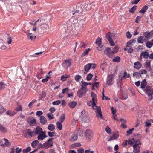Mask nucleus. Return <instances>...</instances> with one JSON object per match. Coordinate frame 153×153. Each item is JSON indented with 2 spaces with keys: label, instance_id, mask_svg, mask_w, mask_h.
Wrapping results in <instances>:
<instances>
[{
  "label": "nucleus",
  "instance_id": "4c0bfd02",
  "mask_svg": "<svg viewBox=\"0 0 153 153\" xmlns=\"http://www.w3.org/2000/svg\"><path fill=\"white\" fill-rule=\"evenodd\" d=\"M133 76L137 78H139L141 76L140 72H135L133 74Z\"/></svg>",
  "mask_w": 153,
  "mask_h": 153
},
{
  "label": "nucleus",
  "instance_id": "412c9836",
  "mask_svg": "<svg viewBox=\"0 0 153 153\" xmlns=\"http://www.w3.org/2000/svg\"><path fill=\"white\" fill-rule=\"evenodd\" d=\"M28 122L30 123V126L34 125L36 123V120L34 118H29Z\"/></svg>",
  "mask_w": 153,
  "mask_h": 153
},
{
  "label": "nucleus",
  "instance_id": "0eeeda50",
  "mask_svg": "<svg viewBox=\"0 0 153 153\" xmlns=\"http://www.w3.org/2000/svg\"><path fill=\"white\" fill-rule=\"evenodd\" d=\"M85 133L86 136L89 139H90L93 137V132L90 129H87L85 132Z\"/></svg>",
  "mask_w": 153,
  "mask_h": 153
},
{
  "label": "nucleus",
  "instance_id": "a19ab883",
  "mask_svg": "<svg viewBox=\"0 0 153 153\" xmlns=\"http://www.w3.org/2000/svg\"><path fill=\"white\" fill-rule=\"evenodd\" d=\"M56 124L57 125V128L59 130H61L62 128V125L61 124V123H60L59 122H57L56 123Z\"/></svg>",
  "mask_w": 153,
  "mask_h": 153
},
{
  "label": "nucleus",
  "instance_id": "6ab92c4d",
  "mask_svg": "<svg viewBox=\"0 0 153 153\" xmlns=\"http://www.w3.org/2000/svg\"><path fill=\"white\" fill-rule=\"evenodd\" d=\"M78 138L77 135L75 133L73 134L71 136L70 140L71 142H73L76 140Z\"/></svg>",
  "mask_w": 153,
  "mask_h": 153
},
{
  "label": "nucleus",
  "instance_id": "6e6d98bb",
  "mask_svg": "<svg viewBox=\"0 0 153 153\" xmlns=\"http://www.w3.org/2000/svg\"><path fill=\"white\" fill-rule=\"evenodd\" d=\"M105 130L106 131L108 134H110L111 133V130L108 126H107Z\"/></svg>",
  "mask_w": 153,
  "mask_h": 153
},
{
  "label": "nucleus",
  "instance_id": "f03ea898",
  "mask_svg": "<svg viewBox=\"0 0 153 153\" xmlns=\"http://www.w3.org/2000/svg\"><path fill=\"white\" fill-rule=\"evenodd\" d=\"M84 86L81 85V88L77 91V96L79 98L85 96L88 91V88H86Z\"/></svg>",
  "mask_w": 153,
  "mask_h": 153
},
{
  "label": "nucleus",
  "instance_id": "774afa93",
  "mask_svg": "<svg viewBox=\"0 0 153 153\" xmlns=\"http://www.w3.org/2000/svg\"><path fill=\"white\" fill-rule=\"evenodd\" d=\"M12 41V39L11 37H8L7 38V42L8 44H10Z\"/></svg>",
  "mask_w": 153,
  "mask_h": 153
},
{
  "label": "nucleus",
  "instance_id": "69168bd1",
  "mask_svg": "<svg viewBox=\"0 0 153 153\" xmlns=\"http://www.w3.org/2000/svg\"><path fill=\"white\" fill-rule=\"evenodd\" d=\"M136 6H133L130 10L129 12L133 13H134L136 9Z\"/></svg>",
  "mask_w": 153,
  "mask_h": 153
},
{
  "label": "nucleus",
  "instance_id": "aec40b11",
  "mask_svg": "<svg viewBox=\"0 0 153 153\" xmlns=\"http://www.w3.org/2000/svg\"><path fill=\"white\" fill-rule=\"evenodd\" d=\"M142 66L141 64L138 61L134 63V68L137 69H139L142 67Z\"/></svg>",
  "mask_w": 153,
  "mask_h": 153
},
{
  "label": "nucleus",
  "instance_id": "ea45409f",
  "mask_svg": "<svg viewBox=\"0 0 153 153\" xmlns=\"http://www.w3.org/2000/svg\"><path fill=\"white\" fill-rule=\"evenodd\" d=\"M96 99V98H92V100L91 101V102H92L93 103L92 108H93V109H95L94 107H96L97 106L96 105L95 102V100Z\"/></svg>",
  "mask_w": 153,
  "mask_h": 153
},
{
  "label": "nucleus",
  "instance_id": "338daca9",
  "mask_svg": "<svg viewBox=\"0 0 153 153\" xmlns=\"http://www.w3.org/2000/svg\"><path fill=\"white\" fill-rule=\"evenodd\" d=\"M134 130V128H132V129H129L128 131H127L126 132L127 133V136H128L129 135L131 134L132 133V131L133 130Z\"/></svg>",
  "mask_w": 153,
  "mask_h": 153
},
{
  "label": "nucleus",
  "instance_id": "58836bf2",
  "mask_svg": "<svg viewBox=\"0 0 153 153\" xmlns=\"http://www.w3.org/2000/svg\"><path fill=\"white\" fill-rule=\"evenodd\" d=\"M120 60V58L119 56H116L113 59V61L114 62H118Z\"/></svg>",
  "mask_w": 153,
  "mask_h": 153
},
{
  "label": "nucleus",
  "instance_id": "864d4df0",
  "mask_svg": "<svg viewBox=\"0 0 153 153\" xmlns=\"http://www.w3.org/2000/svg\"><path fill=\"white\" fill-rule=\"evenodd\" d=\"M152 45V43L149 41H147L146 44V46L149 48H150Z\"/></svg>",
  "mask_w": 153,
  "mask_h": 153
},
{
  "label": "nucleus",
  "instance_id": "e433bc0d",
  "mask_svg": "<svg viewBox=\"0 0 153 153\" xmlns=\"http://www.w3.org/2000/svg\"><path fill=\"white\" fill-rule=\"evenodd\" d=\"M144 37L143 36H140L138 38L137 40V42L138 43H143L144 42L143 40Z\"/></svg>",
  "mask_w": 153,
  "mask_h": 153
},
{
  "label": "nucleus",
  "instance_id": "bb28decb",
  "mask_svg": "<svg viewBox=\"0 0 153 153\" xmlns=\"http://www.w3.org/2000/svg\"><path fill=\"white\" fill-rule=\"evenodd\" d=\"M77 105V102L75 101H71L69 104L68 105L71 108H74Z\"/></svg>",
  "mask_w": 153,
  "mask_h": 153
},
{
  "label": "nucleus",
  "instance_id": "7ed1b4c3",
  "mask_svg": "<svg viewBox=\"0 0 153 153\" xmlns=\"http://www.w3.org/2000/svg\"><path fill=\"white\" fill-rule=\"evenodd\" d=\"M85 23V21L83 19L78 20L77 22L75 24V29L77 30H80L83 27V25Z\"/></svg>",
  "mask_w": 153,
  "mask_h": 153
},
{
  "label": "nucleus",
  "instance_id": "20e7f679",
  "mask_svg": "<svg viewBox=\"0 0 153 153\" xmlns=\"http://www.w3.org/2000/svg\"><path fill=\"white\" fill-rule=\"evenodd\" d=\"M80 117L84 122H88L89 121L88 114L85 110H83L82 111Z\"/></svg>",
  "mask_w": 153,
  "mask_h": 153
},
{
  "label": "nucleus",
  "instance_id": "3c124183",
  "mask_svg": "<svg viewBox=\"0 0 153 153\" xmlns=\"http://www.w3.org/2000/svg\"><path fill=\"white\" fill-rule=\"evenodd\" d=\"M81 82L82 83V85H85V87H86V88H87V85H91V83H87L83 80L81 81Z\"/></svg>",
  "mask_w": 153,
  "mask_h": 153
},
{
  "label": "nucleus",
  "instance_id": "b1692460",
  "mask_svg": "<svg viewBox=\"0 0 153 153\" xmlns=\"http://www.w3.org/2000/svg\"><path fill=\"white\" fill-rule=\"evenodd\" d=\"M111 48H108L106 50H104V53L109 57H111L112 55H110V53L111 52Z\"/></svg>",
  "mask_w": 153,
  "mask_h": 153
},
{
  "label": "nucleus",
  "instance_id": "680f3d73",
  "mask_svg": "<svg viewBox=\"0 0 153 153\" xmlns=\"http://www.w3.org/2000/svg\"><path fill=\"white\" fill-rule=\"evenodd\" d=\"M118 47L117 46H115L114 48V50L112 51V53L114 54L116 53L118 50Z\"/></svg>",
  "mask_w": 153,
  "mask_h": 153
},
{
  "label": "nucleus",
  "instance_id": "5fc2aeb1",
  "mask_svg": "<svg viewBox=\"0 0 153 153\" xmlns=\"http://www.w3.org/2000/svg\"><path fill=\"white\" fill-rule=\"evenodd\" d=\"M47 116L50 120L54 118L53 115L51 113L47 114Z\"/></svg>",
  "mask_w": 153,
  "mask_h": 153
},
{
  "label": "nucleus",
  "instance_id": "dca6fc26",
  "mask_svg": "<svg viewBox=\"0 0 153 153\" xmlns=\"http://www.w3.org/2000/svg\"><path fill=\"white\" fill-rule=\"evenodd\" d=\"M133 152L135 153H139L140 152V148L139 146L136 145H134L133 146Z\"/></svg>",
  "mask_w": 153,
  "mask_h": 153
},
{
  "label": "nucleus",
  "instance_id": "bf43d9fd",
  "mask_svg": "<svg viewBox=\"0 0 153 153\" xmlns=\"http://www.w3.org/2000/svg\"><path fill=\"white\" fill-rule=\"evenodd\" d=\"M49 78V75H46V78L45 79H44L42 80V82L43 83H45V82H47L48 81Z\"/></svg>",
  "mask_w": 153,
  "mask_h": 153
},
{
  "label": "nucleus",
  "instance_id": "4be33fe9",
  "mask_svg": "<svg viewBox=\"0 0 153 153\" xmlns=\"http://www.w3.org/2000/svg\"><path fill=\"white\" fill-rule=\"evenodd\" d=\"M144 66L146 68L148 71H150L152 70L150 64V61H149L146 62Z\"/></svg>",
  "mask_w": 153,
  "mask_h": 153
},
{
  "label": "nucleus",
  "instance_id": "79ce46f5",
  "mask_svg": "<svg viewBox=\"0 0 153 153\" xmlns=\"http://www.w3.org/2000/svg\"><path fill=\"white\" fill-rule=\"evenodd\" d=\"M90 49L89 48L87 49L85 51H84L82 54V56H84L85 55H87L89 52V51Z\"/></svg>",
  "mask_w": 153,
  "mask_h": 153
},
{
  "label": "nucleus",
  "instance_id": "2eb2a0df",
  "mask_svg": "<svg viewBox=\"0 0 153 153\" xmlns=\"http://www.w3.org/2000/svg\"><path fill=\"white\" fill-rule=\"evenodd\" d=\"M91 63H89L85 65L84 68V70H82V72H83L85 71H86V73H85V74H86L88 72V71L91 68ZM84 73H85L84 72Z\"/></svg>",
  "mask_w": 153,
  "mask_h": 153
},
{
  "label": "nucleus",
  "instance_id": "5701e85b",
  "mask_svg": "<svg viewBox=\"0 0 153 153\" xmlns=\"http://www.w3.org/2000/svg\"><path fill=\"white\" fill-rule=\"evenodd\" d=\"M141 55L144 58L147 59L149 56V53L147 51H142Z\"/></svg>",
  "mask_w": 153,
  "mask_h": 153
},
{
  "label": "nucleus",
  "instance_id": "393cba45",
  "mask_svg": "<svg viewBox=\"0 0 153 153\" xmlns=\"http://www.w3.org/2000/svg\"><path fill=\"white\" fill-rule=\"evenodd\" d=\"M143 35L145 36V38L147 39H149L152 36L151 32L146 31L143 33Z\"/></svg>",
  "mask_w": 153,
  "mask_h": 153
},
{
  "label": "nucleus",
  "instance_id": "9b49d317",
  "mask_svg": "<svg viewBox=\"0 0 153 153\" xmlns=\"http://www.w3.org/2000/svg\"><path fill=\"white\" fill-rule=\"evenodd\" d=\"M71 65V61L68 59L65 60L62 64V66L66 68L70 67Z\"/></svg>",
  "mask_w": 153,
  "mask_h": 153
},
{
  "label": "nucleus",
  "instance_id": "6e6552de",
  "mask_svg": "<svg viewBox=\"0 0 153 153\" xmlns=\"http://www.w3.org/2000/svg\"><path fill=\"white\" fill-rule=\"evenodd\" d=\"M114 75L112 74H110L108 76L107 78L106 84L108 86L111 85L112 84V81L113 80Z\"/></svg>",
  "mask_w": 153,
  "mask_h": 153
},
{
  "label": "nucleus",
  "instance_id": "603ef678",
  "mask_svg": "<svg viewBox=\"0 0 153 153\" xmlns=\"http://www.w3.org/2000/svg\"><path fill=\"white\" fill-rule=\"evenodd\" d=\"M93 76V75L91 73L88 74L87 76L86 79L88 81H90Z\"/></svg>",
  "mask_w": 153,
  "mask_h": 153
},
{
  "label": "nucleus",
  "instance_id": "37998d69",
  "mask_svg": "<svg viewBox=\"0 0 153 153\" xmlns=\"http://www.w3.org/2000/svg\"><path fill=\"white\" fill-rule=\"evenodd\" d=\"M101 39L100 38H98L96 39V41L95 42V43L98 45L99 46H100L101 45Z\"/></svg>",
  "mask_w": 153,
  "mask_h": 153
},
{
  "label": "nucleus",
  "instance_id": "de8ad7c7",
  "mask_svg": "<svg viewBox=\"0 0 153 153\" xmlns=\"http://www.w3.org/2000/svg\"><path fill=\"white\" fill-rule=\"evenodd\" d=\"M31 150V148L30 147H28L25 149L23 150V153H27Z\"/></svg>",
  "mask_w": 153,
  "mask_h": 153
},
{
  "label": "nucleus",
  "instance_id": "473e14b6",
  "mask_svg": "<svg viewBox=\"0 0 153 153\" xmlns=\"http://www.w3.org/2000/svg\"><path fill=\"white\" fill-rule=\"evenodd\" d=\"M39 143V141L38 140H35L32 142L31 143L32 147L33 148H35L36 147L38 144Z\"/></svg>",
  "mask_w": 153,
  "mask_h": 153
},
{
  "label": "nucleus",
  "instance_id": "0e129e2a",
  "mask_svg": "<svg viewBox=\"0 0 153 153\" xmlns=\"http://www.w3.org/2000/svg\"><path fill=\"white\" fill-rule=\"evenodd\" d=\"M5 86V84L2 82H0V90L4 88Z\"/></svg>",
  "mask_w": 153,
  "mask_h": 153
},
{
  "label": "nucleus",
  "instance_id": "c9c22d12",
  "mask_svg": "<svg viewBox=\"0 0 153 153\" xmlns=\"http://www.w3.org/2000/svg\"><path fill=\"white\" fill-rule=\"evenodd\" d=\"M22 110V107L21 105H19L16 109L15 111H14V112H16V114L18 111H21Z\"/></svg>",
  "mask_w": 153,
  "mask_h": 153
},
{
  "label": "nucleus",
  "instance_id": "39448f33",
  "mask_svg": "<svg viewBox=\"0 0 153 153\" xmlns=\"http://www.w3.org/2000/svg\"><path fill=\"white\" fill-rule=\"evenodd\" d=\"M91 7L90 4H86L85 3L81 4L79 6V7L82 9V11H88L91 9Z\"/></svg>",
  "mask_w": 153,
  "mask_h": 153
},
{
  "label": "nucleus",
  "instance_id": "e2e57ef3",
  "mask_svg": "<svg viewBox=\"0 0 153 153\" xmlns=\"http://www.w3.org/2000/svg\"><path fill=\"white\" fill-rule=\"evenodd\" d=\"M61 103V101L60 100H58L56 101H54L52 102V104L53 105H58Z\"/></svg>",
  "mask_w": 153,
  "mask_h": 153
},
{
  "label": "nucleus",
  "instance_id": "c03bdc74",
  "mask_svg": "<svg viewBox=\"0 0 153 153\" xmlns=\"http://www.w3.org/2000/svg\"><path fill=\"white\" fill-rule=\"evenodd\" d=\"M82 12V9H81L80 7V9H79V10H76V11H75V12L73 13V15H74V14H79L80 13H81Z\"/></svg>",
  "mask_w": 153,
  "mask_h": 153
},
{
  "label": "nucleus",
  "instance_id": "4d7b16f0",
  "mask_svg": "<svg viewBox=\"0 0 153 153\" xmlns=\"http://www.w3.org/2000/svg\"><path fill=\"white\" fill-rule=\"evenodd\" d=\"M65 119V115L64 114H62L60 117V121L61 123H62L64 121Z\"/></svg>",
  "mask_w": 153,
  "mask_h": 153
},
{
  "label": "nucleus",
  "instance_id": "2f4dec72",
  "mask_svg": "<svg viewBox=\"0 0 153 153\" xmlns=\"http://www.w3.org/2000/svg\"><path fill=\"white\" fill-rule=\"evenodd\" d=\"M55 128L54 125L53 124H49L48 127V129L50 131H53Z\"/></svg>",
  "mask_w": 153,
  "mask_h": 153
},
{
  "label": "nucleus",
  "instance_id": "a878e982",
  "mask_svg": "<svg viewBox=\"0 0 153 153\" xmlns=\"http://www.w3.org/2000/svg\"><path fill=\"white\" fill-rule=\"evenodd\" d=\"M0 131L1 132L5 133L7 132V130L6 128L1 124L0 123Z\"/></svg>",
  "mask_w": 153,
  "mask_h": 153
},
{
  "label": "nucleus",
  "instance_id": "13d9d810",
  "mask_svg": "<svg viewBox=\"0 0 153 153\" xmlns=\"http://www.w3.org/2000/svg\"><path fill=\"white\" fill-rule=\"evenodd\" d=\"M68 77L67 75H66L65 76H62L61 77V80L63 81H65L66 80L67 78Z\"/></svg>",
  "mask_w": 153,
  "mask_h": 153
},
{
  "label": "nucleus",
  "instance_id": "a18cd8bd",
  "mask_svg": "<svg viewBox=\"0 0 153 153\" xmlns=\"http://www.w3.org/2000/svg\"><path fill=\"white\" fill-rule=\"evenodd\" d=\"M16 112H14V111L10 112L9 111H8L6 112V114L8 115L12 116H13L16 114Z\"/></svg>",
  "mask_w": 153,
  "mask_h": 153
},
{
  "label": "nucleus",
  "instance_id": "1a4fd4ad",
  "mask_svg": "<svg viewBox=\"0 0 153 153\" xmlns=\"http://www.w3.org/2000/svg\"><path fill=\"white\" fill-rule=\"evenodd\" d=\"M41 147L42 148L44 149H46L50 147H51L53 145L52 143H48L47 142L44 143L43 144H40Z\"/></svg>",
  "mask_w": 153,
  "mask_h": 153
},
{
  "label": "nucleus",
  "instance_id": "4468645a",
  "mask_svg": "<svg viewBox=\"0 0 153 153\" xmlns=\"http://www.w3.org/2000/svg\"><path fill=\"white\" fill-rule=\"evenodd\" d=\"M27 38L31 41H34L36 39V36L32 33H28L27 34Z\"/></svg>",
  "mask_w": 153,
  "mask_h": 153
},
{
  "label": "nucleus",
  "instance_id": "a211bd4d",
  "mask_svg": "<svg viewBox=\"0 0 153 153\" xmlns=\"http://www.w3.org/2000/svg\"><path fill=\"white\" fill-rule=\"evenodd\" d=\"M41 28L43 30H46L50 29V27L49 25L44 24L41 26Z\"/></svg>",
  "mask_w": 153,
  "mask_h": 153
},
{
  "label": "nucleus",
  "instance_id": "423d86ee",
  "mask_svg": "<svg viewBox=\"0 0 153 153\" xmlns=\"http://www.w3.org/2000/svg\"><path fill=\"white\" fill-rule=\"evenodd\" d=\"M95 109V112L96 113V116L98 117H100L102 119H103V117L102 113L101 108L100 107L97 106L96 107H94Z\"/></svg>",
  "mask_w": 153,
  "mask_h": 153
},
{
  "label": "nucleus",
  "instance_id": "f704fd0d",
  "mask_svg": "<svg viewBox=\"0 0 153 153\" xmlns=\"http://www.w3.org/2000/svg\"><path fill=\"white\" fill-rule=\"evenodd\" d=\"M146 85V82L145 79H144L141 82L140 85L141 88L142 89H144Z\"/></svg>",
  "mask_w": 153,
  "mask_h": 153
},
{
  "label": "nucleus",
  "instance_id": "f3484780",
  "mask_svg": "<svg viewBox=\"0 0 153 153\" xmlns=\"http://www.w3.org/2000/svg\"><path fill=\"white\" fill-rule=\"evenodd\" d=\"M40 122L41 124L43 125L45 124L47 122L46 118L43 116H40Z\"/></svg>",
  "mask_w": 153,
  "mask_h": 153
},
{
  "label": "nucleus",
  "instance_id": "f8f14e48",
  "mask_svg": "<svg viewBox=\"0 0 153 153\" xmlns=\"http://www.w3.org/2000/svg\"><path fill=\"white\" fill-rule=\"evenodd\" d=\"M118 132H117L114 134L112 136H110L108 140V141H110L113 140L117 139L118 138Z\"/></svg>",
  "mask_w": 153,
  "mask_h": 153
},
{
  "label": "nucleus",
  "instance_id": "c756f323",
  "mask_svg": "<svg viewBox=\"0 0 153 153\" xmlns=\"http://www.w3.org/2000/svg\"><path fill=\"white\" fill-rule=\"evenodd\" d=\"M27 134L30 136L32 137L33 136H35L36 135L35 131H31V129H28L27 130Z\"/></svg>",
  "mask_w": 153,
  "mask_h": 153
},
{
  "label": "nucleus",
  "instance_id": "09e8293b",
  "mask_svg": "<svg viewBox=\"0 0 153 153\" xmlns=\"http://www.w3.org/2000/svg\"><path fill=\"white\" fill-rule=\"evenodd\" d=\"M82 78L81 76L79 75H77L75 76V80L78 82H79Z\"/></svg>",
  "mask_w": 153,
  "mask_h": 153
},
{
  "label": "nucleus",
  "instance_id": "8fccbe9b",
  "mask_svg": "<svg viewBox=\"0 0 153 153\" xmlns=\"http://www.w3.org/2000/svg\"><path fill=\"white\" fill-rule=\"evenodd\" d=\"M48 134L49 137H52L55 136L56 135V133L55 132H48Z\"/></svg>",
  "mask_w": 153,
  "mask_h": 153
},
{
  "label": "nucleus",
  "instance_id": "052dcab7",
  "mask_svg": "<svg viewBox=\"0 0 153 153\" xmlns=\"http://www.w3.org/2000/svg\"><path fill=\"white\" fill-rule=\"evenodd\" d=\"M130 74H128L126 71H124L123 75V78H128L130 77Z\"/></svg>",
  "mask_w": 153,
  "mask_h": 153
},
{
  "label": "nucleus",
  "instance_id": "9d476101",
  "mask_svg": "<svg viewBox=\"0 0 153 153\" xmlns=\"http://www.w3.org/2000/svg\"><path fill=\"white\" fill-rule=\"evenodd\" d=\"M144 91L147 95L153 94V89H152L150 86L146 87Z\"/></svg>",
  "mask_w": 153,
  "mask_h": 153
},
{
  "label": "nucleus",
  "instance_id": "cd10ccee",
  "mask_svg": "<svg viewBox=\"0 0 153 153\" xmlns=\"http://www.w3.org/2000/svg\"><path fill=\"white\" fill-rule=\"evenodd\" d=\"M5 141V143L4 144H1V146H9L10 145V142L8 141V140L5 138H4L3 139Z\"/></svg>",
  "mask_w": 153,
  "mask_h": 153
},
{
  "label": "nucleus",
  "instance_id": "7c9ffc66",
  "mask_svg": "<svg viewBox=\"0 0 153 153\" xmlns=\"http://www.w3.org/2000/svg\"><path fill=\"white\" fill-rule=\"evenodd\" d=\"M148 8V7L146 5H145L143 7L141 10H140L139 13L144 14L145 12L147 10Z\"/></svg>",
  "mask_w": 153,
  "mask_h": 153
},
{
  "label": "nucleus",
  "instance_id": "72a5a7b5",
  "mask_svg": "<svg viewBox=\"0 0 153 153\" xmlns=\"http://www.w3.org/2000/svg\"><path fill=\"white\" fill-rule=\"evenodd\" d=\"M136 41V40L134 39L131 40H130L128 42H127V43L126 45V47H129L130 45L132 44V43L135 42Z\"/></svg>",
  "mask_w": 153,
  "mask_h": 153
},
{
  "label": "nucleus",
  "instance_id": "c85d7f7f",
  "mask_svg": "<svg viewBox=\"0 0 153 153\" xmlns=\"http://www.w3.org/2000/svg\"><path fill=\"white\" fill-rule=\"evenodd\" d=\"M11 48L9 47L7 48L6 47L5 45H4V44L2 42H0V49L1 50H7L10 49Z\"/></svg>",
  "mask_w": 153,
  "mask_h": 153
},
{
  "label": "nucleus",
  "instance_id": "f257e3e1",
  "mask_svg": "<svg viewBox=\"0 0 153 153\" xmlns=\"http://www.w3.org/2000/svg\"><path fill=\"white\" fill-rule=\"evenodd\" d=\"M35 131L36 135H38L37 139L39 140H42L47 137L45 131H43L42 129L39 126L35 129Z\"/></svg>",
  "mask_w": 153,
  "mask_h": 153
},
{
  "label": "nucleus",
  "instance_id": "49530a36",
  "mask_svg": "<svg viewBox=\"0 0 153 153\" xmlns=\"http://www.w3.org/2000/svg\"><path fill=\"white\" fill-rule=\"evenodd\" d=\"M134 143L135 144L134 145H136V146H138L139 145H141V143L140 142V141L138 139H134Z\"/></svg>",
  "mask_w": 153,
  "mask_h": 153
},
{
  "label": "nucleus",
  "instance_id": "ddd939ff",
  "mask_svg": "<svg viewBox=\"0 0 153 153\" xmlns=\"http://www.w3.org/2000/svg\"><path fill=\"white\" fill-rule=\"evenodd\" d=\"M106 37L109 41L111 46H113L114 45L115 43L113 42L112 38L111 37L109 34L108 33L106 35Z\"/></svg>",
  "mask_w": 153,
  "mask_h": 153
}]
</instances>
